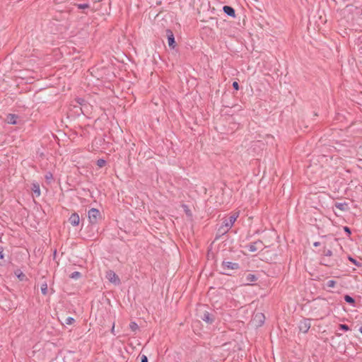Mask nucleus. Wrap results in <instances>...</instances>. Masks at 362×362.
I'll use <instances>...</instances> for the list:
<instances>
[{"label":"nucleus","instance_id":"obj_1","mask_svg":"<svg viewBox=\"0 0 362 362\" xmlns=\"http://www.w3.org/2000/svg\"><path fill=\"white\" fill-rule=\"evenodd\" d=\"M221 273L225 275L230 276V270H238L240 269V265L237 262H232L224 259L221 265Z\"/></svg>","mask_w":362,"mask_h":362},{"label":"nucleus","instance_id":"obj_2","mask_svg":"<svg viewBox=\"0 0 362 362\" xmlns=\"http://www.w3.org/2000/svg\"><path fill=\"white\" fill-rule=\"evenodd\" d=\"M88 217L90 223L95 224L98 223V219L101 217V214L98 209L92 208L88 212Z\"/></svg>","mask_w":362,"mask_h":362},{"label":"nucleus","instance_id":"obj_3","mask_svg":"<svg viewBox=\"0 0 362 362\" xmlns=\"http://www.w3.org/2000/svg\"><path fill=\"white\" fill-rule=\"evenodd\" d=\"M311 327V320L309 318H303L299 322L298 328L303 333H307Z\"/></svg>","mask_w":362,"mask_h":362},{"label":"nucleus","instance_id":"obj_4","mask_svg":"<svg viewBox=\"0 0 362 362\" xmlns=\"http://www.w3.org/2000/svg\"><path fill=\"white\" fill-rule=\"evenodd\" d=\"M248 250L250 252H256L259 250H262L264 248V244L262 241L257 240L254 243H250L248 246Z\"/></svg>","mask_w":362,"mask_h":362},{"label":"nucleus","instance_id":"obj_5","mask_svg":"<svg viewBox=\"0 0 362 362\" xmlns=\"http://www.w3.org/2000/svg\"><path fill=\"white\" fill-rule=\"evenodd\" d=\"M200 318L208 324H212L215 320L214 315L206 310L203 312V313L200 315Z\"/></svg>","mask_w":362,"mask_h":362},{"label":"nucleus","instance_id":"obj_6","mask_svg":"<svg viewBox=\"0 0 362 362\" xmlns=\"http://www.w3.org/2000/svg\"><path fill=\"white\" fill-rule=\"evenodd\" d=\"M165 33H166V37L168 38V46L172 49L175 48L176 43H175V37H174V34H173V31L170 29H167L165 30Z\"/></svg>","mask_w":362,"mask_h":362},{"label":"nucleus","instance_id":"obj_7","mask_svg":"<svg viewBox=\"0 0 362 362\" xmlns=\"http://www.w3.org/2000/svg\"><path fill=\"white\" fill-rule=\"evenodd\" d=\"M238 217V214L231 215L228 218H224L222 223H223L226 228L230 229L233 226Z\"/></svg>","mask_w":362,"mask_h":362},{"label":"nucleus","instance_id":"obj_8","mask_svg":"<svg viewBox=\"0 0 362 362\" xmlns=\"http://www.w3.org/2000/svg\"><path fill=\"white\" fill-rule=\"evenodd\" d=\"M69 221L73 226H78L80 223V217L78 214L77 213L72 214L69 218Z\"/></svg>","mask_w":362,"mask_h":362},{"label":"nucleus","instance_id":"obj_9","mask_svg":"<svg viewBox=\"0 0 362 362\" xmlns=\"http://www.w3.org/2000/svg\"><path fill=\"white\" fill-rule=\"evenodd\" d=\"M107 275H108L110 281H111L115 284H119L120 282V280H119L118 276L114 272L110 271L107 273Z\"/></svg>","mask_w":362,"mask_h":362},{"label":"nucleus","instance_id":"obj_10","mask_svg":"<svg viewBox=\"0 0 362 362\" xmlns=\"http://www.w3.org/2000/svg\"><path fill=\"white\" fill-rule=\"evenodd\" d=\"M265 317L262 313H257L254 317V321L257 326H262L264 322Z\"/></svg>","mask_w":362,"mask_h":362},{"label":"nucleus","instance_id":"obj_11","mask_svg":"<svg viewBox=\"0 0 362 362\" xmlns=\"http://www.w3.org/2000/svg\"><path fill=\"white\" fill-rule=\"evenodd\" d=\"M223 12L230 17L235 16V9L230 6H224L223 7Z\"/></svg>","mask_w":362,"mask_h":362},{"label":"nucleus","instance_id":"obj_12","mask_svg":"<svg viewBox=\"0 0 362 362\" xmlns=\"http://www.w3.org/2000/svg\"><path fill=\"white\" fill-rule=\"evenodd\" d=\"M335 207L341 211H347L349 210V204L346 202H337L335 203Z\"/></svg>","mask_w":362,"mask_h":362},{"label":"nucleus","instance_id":"obj_13","mask_svg":"<svg viewBox=\"0 0 362 362\" xmlns=\"http://www.w3.org/2000/svg\"><path fill=\"white\" fill-rule=\"evenodd\" d=\"M31 189L36 197H39L40 195V188L38 183H33Z\"/></svg>","mask_w":362,"mask_h":362},{"label":"nucleus","instance_id":"obj_14","mask_svg":"<svg viewBox=\"0 0 362 362\" xmlns=\"http://www.w3.org/2000/svg\"><path fill=\"white\" fill-rule=\"evenodd\" d=\"M257 280V277L255 274H248L245 276V284L246 285H250V282H253V281H255Z\"/></svg>","mask_w":362,"mask_h":362},{"label":"nucleus","instance_id":"obj_15","mask_svg":"<svg viewBox=\"0 0 362 362\" xmlns=\"http://www.w3.org/2000/svg\"><path fill=\"white\" fill-rule=\"evenodd\" d=\"M230 229L228 228H226L223 223L218 228V234L219 235H223L226 234Z\"/></svg>","mask_w":362,"mask_h":362},{"label":"nucleus","instance_id":"obj_16","mask_svg":"<svg viewBox=\"0 0 362 362\" xmlns=\"http://www.w3.org/2000/svg\"><path fill=\"white\" fill-rule=\"evenodd\" d=\"M322 264L325 265L327 267H334L335 265V262L334 260H327L325 257L322 259Z\"/></svg>","mask_w":362,"mask_h":362},{"label":"nucleus","instance_id":"obj_17","mask_svg":"<svg viewBox=\"0 0 362 362\" xmlns=\"http://www.w3.org/2000/svg\"><path fill=\"white\" fill-rule=\"evenodd\" d=\"M16 119L17 117L15 115L10 114L8 116V122L9 124H16L17 123Z\"/></svg>","mask_w":362,"mask_h":362},{"label":"nucleus","instance_id":"obj_18","mask_svg":"<svg viewBox=\"0 0 362 362\" xmlns=\"http://www.w3.org/2000/svg\"><path fill=\"white\" fill-rule=\"evenodd\" d=\"M344 300L350 305H354L355 300L349 295L344 296Z\"/></svg>","mask_w":362,"mask_h":362},{"label":"nucleus","instance_id":"obj_19","mask_svg":"<svg viewBox=\"0 0 362 362\" xmlns=\"http://www.w3.org/2000/svg\"><path fill=\"white\" fill-rule=\"evenodd\" d=\"M15 274L17 276V277L21 280L23 281L24 278L25 277V275L19 269L16 270L15 272Z\"/></svg>","mask_w":362,"mask_h":362},{"label":"nucleus","instance_id":"obj_20","mask_svg":"<svg viewBox=\"0 0 362 362\" xmlns=\"http://www.w3.org/2000/svg\"><path fill=\"white\" fill-rule=\"evenodd\" d=\"M129 328L132 332H136L139 329V326L135 322H131L129 324Z\"/></svg>","mask_w":362,"mask_h":362},{"label":"nucleus","instance_id":"obj_21","mask_svg":"<svg viewBox=\"0 0 362 362\" xmlns=\"http://www.w3.org/2000/svg\"><path fill=\"white\" fill-rule=\"evenodd\" d=\"M4 262V247L0 246V265H3Z\"/></svg>","mask_w":362,"mask_h":362},{"label":"nucleus","instance_id":"obj_22","mask_svg":"<svg viewBox=\"0 0 362 362\" xmlns=\"http://www.w3.org/2000/svg\"><path fill=\"white\" fill-rule=\"evenodd\" d=\"M81 276V274L79 272H74L71 274L70 278L77 279Z\"/></svg>","mask_w":362,"mask_h":362},{"label":"nucleus","instance_id":"obj_23","mask_svg":"<svg viewBox=\"0 0 362 362\" xmlns=\"http://www.w3.org/2000/svg\"><path fill=\"white\" fill-rule=\"evenodd\" d=\"M41 292L43 295H47V283H44L41 285Z\"/></svg>","mask_w":362,"mask_h":362},{"label":"nucleus","instance_id":"obj_24","mask_svg":"<svg viewBox=\"0 0 362 362\" xmlns=\"http://www.w3.org/2000/svg\"><path fill=\"white\" fill-rule=\"evenodd\" d=\"M76 7L78 9H85L90 8V5L88 4H76Z\"/></svg>","mask_w":362,"mask_h":362},{"label":"nucleus","instance_id":"obj_25","mask_svg":"<svg viewBox=\"0 0 362 362\" xmlns=\"http://www.w3.org/2000/svg\"><path fill=\"white\" fill-rule=\"evenodd\" d=\"M349 260L350 262H351L354 264H355L356 266L357 267H361V263L358 262L357 260H356L355 259H354L351 256H349L348 257Z\"/></svg>","mask_w":362,"mask_h":362},{"label":"nucleus","instance_id":"obj_26","mask_svg":"<svg viewBox=\"0 0 362 362\" xmlns=\"http://www.w3.org/2000/svg\"><path fill=\"white\" fill-rule=\"evenodd\" d=\"M337 282L334 280H329L327 284H326V286L328 288H334L336 285Z\"/></svg>","mask_w":362,"mask_h":362},{"label":"nucleus","instance_id":"obj_27","mask_svg":"<svg viewBox=\"0 0 362 362\" xmlns=\"http://www.w3.org/2000/svg\"><path fill=\"white\" fill-rule=\"evenodd\" d=\"M339 329L345 331V332L350 330L349 327L346 324H340L339 325Z\"/></svg>","mask_w":362,"mask_h":362},{"label":"nucleus","instance_id":"obj_28","mask_svg":"<svg viewBox=\"0 0 362 362\" xmlns=\"http://www.w3.org/2000/svg\"><path fill=\"white\" fill-rule=\"evenodd\" d=\"M74 322L75 320L72 317H68L65 319V323L66 325H72Z\"/></svg>","mask_w":362,"mask_h":362},{"label":"nucleus","instance_id":"obj_29","mask_svg":"<svg viewBox=\"0 0 362 362\" xmlns=\"http://www.w3.org/2000/svg\"><path fill=\"white\" fill-rule=\"evenodd\" d=\"M106 163V161L104 159H98L97 160V165L100 168H103Z\"/></svg>","mask_w":362,"mask_h":362},{"label":"nucleus","instance_id":"obj_30","mask_svg":"<svg viewBox=\"0 0 362 362\" xmlns=\"http://www.w3.org/2000/svg\"><path fill=\"white\" fill-rule=\"evenodd\" d=\"M323 255L326 257H331L332 255V252L330 250L325 249L323 251Z\"/></svg>","mask_w":362,"mask_h":362},{"label":"nucleus","instance_id":"obj_31","mask_svg":"<svg viewBox=\"0 0 362 362\" xmlns=\"http://www.w3.org/2000/svg\"><path fill=\"white\" fill-rule=\"evenodd\" d=\"M233 88L236 90H239V84L237 81H234L233 83Z\"/></svg>","mask_w":362,"mask_h":362},{"label":"nucleus","instance_id":"obj_32","mask_svg":"<svg viewBox=\"0 0 362 362\" xmlns=\"http://www.w3.org/2000/svg\"><path fill=\"white\" fill-rule=\"evenodd\" d=\"M344 230L349 235L351 234V229L349 227L344 226Z\"/></svg>","mask_w":362,"mask_h":362},{"label":"nucleus","instance_id":"obj_33","mask_svg":"<svg viewBox=\"0 0 362 362\" xmlns=\"http://www.w3.org/2000/svg\"><path fill=\"white\" fill-rule=\"evenodd\" d=\"M141 362H148V358L146 355H142L141 357Z\"/></svg>","mask_w":362,"mask_h":362},{"label":"nucleus","instance_id":"obj_34","mask_svg":"<svg viewBox=\"0 0 362 362\" xmlns=\"http://www.w3.org/2000/svg\"><path fill=\"white\" fill-rule=\"evenodd\" d=\"M45 178L47 180L52 179V174L50 173H47L46 175H45Z\"/></svg>","mask_w":362,"mask_h":362},{"label":"nucleus","instance_id":"obj_35","mask_svg":"<svg viewBox=\"0 0 362 362\" xmlns=\"http://www.w3.org/2000/svg\"><path fill=\"white\" fill-rule=\"evenodd\" d=\"M320 245V242H315V243H313V245H314L315 247H317V246H319Z\"/></svg>","mask_w":362,"mask_h":362},{"label":"nucleus","instance_id":"obj_36","mask_svg":"<svg viewBox=\"0 0 362 362\" xmlns=\"http://www.w3.org/2000/svg\"><path fill=\"white\" fill-rule=\"evenodd\" d=\"M359 332L362 334V326L359 328Z\"/></svg>","mask_w":362,"mask_h":362}]
</instances>
